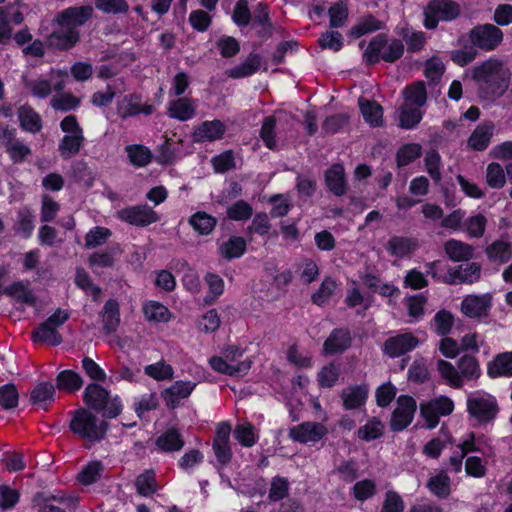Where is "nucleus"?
<instances>
[{
    "instance_id": "5fc2aeb1",
    "label": "nucleus",
    "mask_w": 512,
    "mask_h": 512,
    "mask_svg": "<svg viewBox=\"0 0 512 512\" xmlns=\"http://www.w3.org/2000/svg\"><path fill=\"white\" fill-rule=\"evenodd\" d=\"M450 442L451 437L447 433H442L424 445L423 454L429 458H438Z\"/></svg>"
},
{
    "instance_id": "473e14b6",
    "label": "nucleus",
    "mask_w": 512,
    "mask_h": 512,
    "mask_svg": "<svg viewBox=\"0 0 512 512\" xmlns=\"http://www.w3.org/2000/svg\"><path fill=\"white\" fill-rule=\"evenodd\" d=\"M444 248L448 257L456 262L467 261L474 254V248L471 245L454 239L447 241Z\"/></svg>"
},
{
    "instance_id": "0e129e2a",
    "label": "nucleus",
    "mask_w": 512,
    "mask_h": 512,
    "mask_svg": "<svg viewBox=\"0 0 512 512\" xmlns=\"http://www.w3.org/2000/svg\"><path fill=\"white\" fill-rule=\"evenodd\" d=\"M212 166L217 173H225L236 167L235 157L232 150H226L211 160Z\"/></svg>"
},
{
    "instance_id": "680f3d73",
    "label": "nucleus",
    "mask_w": 512,
    "mask_h": 512,
    "mask_svg": "<svg viewBox=\"0 0 512 512\" xmlns=\"http://www.w3.org/2000/svg\"><path fill=\"white\" fill-rule=\"evenodd\" d=\"M487 219L482 214L470 216L464 223V230L470 237L480 238L486 228Z\"/></svg>"
},
{
    "instance_id": "09e8293b",
    "label": "nucleus",
    "mask_w": 512,
    "mask_h": 512,
    "mask_svg": "<svg viewBox=\"0 0 512 512\" xmlns=\"http://www.w3.org/2000/svg\"><path fill=\"white\" fill-rule=\"evenodd\" d=\"M458 372L462 380H475L481 374L478 361L469 355L461 357L458 361Z\"/></svg>"
},
{
    "instance_id": "9b49d317",
    "label": "nucleus",
    "mask_w": 512,
    "mask_h": 512,
    "mask_svg": "<svg viewBox=\"0 0 512 512\" xmlns=\"http://www.w3.org/2000/svg\"><path fill=\"white\" fill-rule=\"evenodd\" d=\"M117 218L137 227H146L159 221V215L147 204L135 205L117 211Z\"/></svg>"
},
{
    "instance_id": "338daca9",
    "label": "nucleus",
    "mask_w": 512,
    "mask_h": 512,
    "mask_svg": "<svg viewBox=\"0 0 512 512\" xmlns=\"http://www.w3.org/2000/svg\"><path fill=\"white\" fill-rule=\"evenodd\" d=\"M80 105V99L71 93H61L51 99V106L60 111H70Z\"/></svg>"
},
{
    "instance_id": "bb28decb",
    "label": "nucleus",
    "mask_w": 512,
    "mask_h": 512,
    "mask_svg": "<svg viewBox=\"0 0 512 512\" xmlns=\"http://www.w3.org/2000/svg\"><path fill=\"white\" fill-rule=\"evenodd\" d=\"M142 311L148 322L167 323L172 318L170 310L158 301H147L143 304Z\"/></svg>"
},
{
    "instance_id": "052dcab7",
    "label": "nucleus",
    "mask_w": 512,
    "mask_h": 512,
    "mask_svg": "<svg viewBox=\"0 0 512 512\" xmlns=\"http://www.w3.org/2000/svg\"><path fill=\"white\" fill-rule=\"evenodd\" d=\"M425 169L435 183H439L442 179L441 174V157L435 150L428 151L425 155Z\"/></svg>"
},
{
    "instance_id": "37998d69",
    "label": "nucleus",
    "mask_w": 512,
    "mask_h": 512,
    "mask_svg": "<svg viewBox=\"0 0 512 512\" xmlns=\"http://www.w3.org/2000/svg\"><path fill=\"white\" fill-rule=\"evenodd\" d=\"M55 388L49 382L39 383L32 391L30 400L33 404L40 407H45L48 403L54 400Z\"/></svg>"
},
{
    "instance_id": "a19ab883",
    "label": "nucleus",
    "mask_w": 512,
    "mask_h": 512,
    "mask_svg": "<svg viewBox=\"0 0 512 512\" xmlns=\"http://www.w3.org/2000/svg\"><path fill=\"white\" fill-rule=\"evenodd\" d=\"M33 340L39 343H46L49 345H59L62 342V337L59 332L47 325L46 322L40 324L32 333Z\"/></svg>"
},
{
    "instance_id": "4c0bfd02",
    "label": "nucleus",
    "mask_w": 512,
    "mask_h": 512,
    "mask_svg": "<svg viewBox=\"0 0 512 512\" xmlns=\"http://www.w3.org/2000/svg\"><path fill=\"white\" fill-rule=\"evenodd\" d=\"M18 117L23 130L31 133H37L41 130V118L32 108L21 107L18 111Z\"/></svg>"
},
{
    "instance_id": "774afa93",
    "label": "nucleus",
    "mask_w": 512,
    "mask_h": 512,
    "mask_svg": "<svg viewBox=\"0 0 512 512\" xmlns=\"http://www.w3.org/2000/svg\"><path fill=\"white\" fill-rule=\"evenodd\" d=\"M453 321L454 319L450 312L441 310L434 316L432 327L437 334L444 336L450 332Z\"/></svg>"
},
{
    "instance_id": "423d86ee",
    "label": "nucleus",
    "mask_w": 512,
    "mask_h": 512,
    "mask_svg": "<svg viewBox=\"0 0 512 512\" xmlns=\"http://www.w3.org/2000/svg\"><path fill=\"white\" fill-rule=\"evenodd\" d=\"M404 52V45L399 39L387 40L383 35L374 37L364 52L365 60L372 64L380 60L394 62Z\"/></svg>"
},
{
    "instance_id": "412c9836",
    "label": "nucleus",
    "mask_w": 512,
    "mask_h": 512,
    "mask_svg": "<svg viewBox=\"0 0 512 512\" xmlns=\"http://www.w3.org/2000/svg\"><path fill=\"white\" fill-rule=\"evenodd\" d=\"M195 387L194 382L177 381L162 392V397L169 408H175L182 399L189 397Z\"/></svg>"
},
{
    "instance_id": "1a4fd4ad",
    "label": "nucleus",
    "mask_w": 512,
    "mask_h": 512,
    "mask_svg": "<svg viewBox=\"0 0 512 512\" xmlns=\"http://www.w3.org/2000/svg\"><path fill=\"white\" fill-rule=\"evenodd\" d=\"M68 80V73L63 70H51L49 79L38 78L26 82L29 92L38 98H46L50 95L52 88L61 91L65 88Z\"/></svg>"
},
{
    "instance_id": "e433bc0d",
    "label": "nucleus",
    "mask_w": 512,
    "mask_h": 512,
    "mask_svg": "<svg viewBox=\"0 0 512 512\" xmlns=\"http://www.w3.org/2000/svg\"><path fill=\"white\" fill-rule=\"evenodd\" d=\"M125 152L127 154L129 162L135 167H145L152 160V153L150 149L143 145H127L125 147Z\"/></svg>"
},
{
    "instance_id": "f03ea898",
    "label": "nucleus",
    "mask_w": 512,
    "mask_h": 512,
    "mask_svg": "<svg viewBox=\"0 0 512 512\" xmlns=\"http://www.w3.org/2000/svg\"><path fill=\"white\" fill-rule=\"evenodd\" d=\"M70 430L82 439L97 442L104 438L108 424L86 408L72 412Z\"/></svg>"
},
{
    "instance_id": "b1692460",
    "label": "nucleus",
    "mask_w": 512,
    "mask_h": 512,
    "mask_svg": "<svg viewBox=\"0 0 512 512\" xmlns=\"http://www.w3.org/2000/svg\"><path fill=\"white\" fill-rule=\"evenodd\" d=\"M325 183L330 192L342 196L347 191L345 170L341 164H334L325 172Z\"/></svg>"
},
{
    "instance_id": "6e6d98bb",
    "label": "nucleus",
    "mask_w": 512,
    "mask_h": 512,
    "mask_svg": "<svg viewBox=\"0 0 512 512\" xmlns=\"http://www.w3.org/2000/svg\"><path fill=\"white\" fill-rule=\"evenodd\" d=\"M204 280L209 289L205 301L212 303L223 294L225 287L224 280L215 273H207Z\"/></svg>"
},
{
    "instance_id": "2eb2a0df",
    "label": "nucleus",
    "mask_w": 512,
    "mask_h": 512,
    "mask_svg": "<svg viewBox=\"0 0 512 512\" xmlns=\"http://www.w3.org/2000/svg\"><path fill=\"white\" fill-rule=\"evenodd\" d=\"M416 402L412 397L400 396L392 413L390 426L393 431L404 430L413 420Z\"/></svg>"
},
{
    "instance_id": "f257e3e1",
    "label": "nucleus",
    "mask_w": 512,
    "mask_h": 512,
    "mask_svg": "<svg viewBox=\"0 0 512 512\" xmlns=\"http://www.w3.org/2000/svg\"><path fill=\"white\" fill-rule=\"evenodd\" d=\"M473 78L493 96H500L508 87L509 70L497 59H489L473 69Z\"/></svg>"
},
{
    "instance_id": "ddd939ff",
    "label": "nucleus",
    "mask_w": 512,
    "mask_h": 512,
    "mask_svg": "<svg viewBox=\"0 0 512 512\" xmlns=\"http://www.w3.org/2000/svg\"><path fill=\"white\" fill-rule=\"evenodd\" d=\"M0 145L5 148L14 163L24 161L31 154L30 147L16 138L14 129L0 127Z\"/></svg>"
},
{
    "instance_id": "5701e85b",
    "label": "nucleus",
    "mask_w": 512,
    "mask_h": 512,
    "mask_svg": "<svg viewBox=\"0 0 512 512\" xmlns=\"http://www.w3.org/2000/svg\"><path fill=\"white\" fill-rule=\"evenodd\" d=\"M196 102L190 98L182 97L170 101L168 104V116L179 121H188L196 114Z\"/></svg>"
},
{
    "instance_id": "c9c22d12",
    "label": "nucleus",
    "mask_w": 512,
    "mask_h": 512,
    "mask_svg": "<svg viewBox=\"0 0 512 512\" xmlns=\"http://www.w3.org/2000/svg\"><path fill=\"white\" fill-rule=\"evenodd\" d=\"M189 224L198 234L209 235L214 230L217 220L204 211H198L190 216Z\"/></svg>"
},
{
    "instance_id": "6ab92c4d",
    "label": "nucleus",
    "mask_w": 512,
    "mask_h": 512,
    "mask_svg": "<svg viewBox=\"0 0 512 512\" xmlns=\"http://www.w3.org/2000/svg\"><path fill=\"white\" fill-rule=\"evenodd\" d=\"M327 433L326 428L316 422H304L290 430V437L297 442L309 443L319 441Z\"/></svg>"
},
{
    "instance_id": "a878e982",
    "label": "nucleus",
    "mask_w": 512,
    "mask_h": 512,
    "mask_svg": "<svg viewBox=\"0 0 512 512\" xmlns=\"http://www.w3.org/2000/svg\"><path fill=\"white\" fill-rule=\"evenodd\" d=\"M340 396L345 409H357L365 404L368 396V388L366 385L350 386L345 388Z\"/></svg>"
},
{
    "instance_id": "a18cd8bd",
    "label": "nucleus",
    "mask_w": 512,
    "mask_h": 512,
    "mask_svg": "<svg viewBox=\"0 0 512 512\" xmlns=\"http://www.w3.org/2000/svg\"><path fill=\"white\" fill-rule=\"evenodd\" d=\"M427 487L435 496L446 498L450 494V478L446 472L441 471L430 477Z\"/></svg>"
},
{
    "instance_id": "7ed1b4c3",
    "label": "nucleus",
    "mask_w": 512,
    "mask_h": 512,
    "mask_svg": "<svg viewBox=\"0 0 512 512\" xmlns=\"http://www.w3.org/2000/svg\"><path fill=\"white\" fill-rule=\"evenodd\" d=\"M91 6H82L66 9L58 17L60 26L57 37L61 39L62 47L69 48L75 45L79 39L77 28L83 25L92 14Z\"/></svg>"
},
{
    "instance_id": "58836bf2",
    "label": "nucleus",
    "mask_w": 512,
    "mask_h": 512,
    "mask_svg": "<svg viewBox=\"0 0 512 512\" xmlns=\"http://www.w3.org/2000/svg\"><path fill=\"white\" fill-rule=\"evenodd\" d=\"M156 445L161 451L173 452L180 450L184 441L177 430L170 429L157 438Z\"/></svg>"
},
{
    "instance_id": "864d4df0",
    "label": "nucleus",
    "mask_w": 512,
    "mask_h": 512,
    "mask_svg": "<svg viewBox=\"0 0 512 512\" xmlns=\"http://www.w3.org/2000/svg\"><path fill=\"white\" fill-rule=\"evenodd\" d=\"M384 424L377 418L368 420L359 428L358 437L364 441H372L382 436Z\"/></svg>"
},
{
    "instance_id": "bf43d9fd",
    "label": "nucleus",
    "mask_w": 512,
    "mask_h": 512,
    "mask_svg": "<svg viewBox=\"0 0 512 512\" xmlns=\"http://www.w3.org/2000/svg\"><path fill=\"white\" fill-rule=\"evenodd\" d=\"M405 102L422 107L426 103L427 95L424 83L417 82L408 86L404 91Z\"/></svg>"
},
{
    "instance_id": "20e7f679",
    "label": "nucleus",
    "mask_w": 512,
    "mask_h": 512,
    "mask_svg": "<svg viewBox=\"0 0 512 512\" xmlns=\"http://www.w3.org/2000/svg\"><path fill=\"white\" fill-rule=\"evenodd\" d=\"M243 353V349L237 346H228L222 350L221 356L211 357L209 365L218 373L232 377H244L250 371L253 361L250 358L238 361Z\"/></svg>"
},
{
    "instance_id": "4be33fe9",
    "label": "nucleus",
    "mask_w": 512,
    "mask_h": 512,
    "mask_svg": "<svg viewBox=\"0 0 512 512\" xmlns=\"http://www.w3.org/2000/svg\"><path fill=\"white\" fill-rule=\"evenodd\" d=\"M494 130L495 126L490 121L479 124L468 138L467 146L476 151L485 150L491 142Z\"/></svg>"
},
{
    "instance_id": "cd10ccee",
    "label": "nucleus",
    "mask_w": 512,
    "mask_h": 512,
    "mask_svg": "<svg viewBox=\"0 0 512 512\" xmlns=\"http://www.w3.org/2000/svg\"><path fill=\"white\" fill-rule=\"evenodd\" d=\"M3 294L27 305H34L36 301L28 281H17L12 283L11 285L4 288Z\"/></svg>"
},
{
    "instance_id": "4d7b16f0",
    "label": "nucleus",
    "mask_w": 512,
    "mask_h": 512,
    "mask_svg": "<svg viewBox=\"0 0 512 512\" xmlns=\"http://www.w3.org/2000/svg\"><path fill=\"white\" fill-rule=\"evenodd\" d=\"M234 437L245 447L253 446L258 439L254 426L250 423L238 424L234 430Z\"/></svg>"
},
{
    "instance_id": "ea45409f",
    "label": "nucleus",
    "mask_w": 512,
    "mask_h": 512,
    "mask_svg": "<svg viewBox=\"0 0 512 512\" xmlns=\"http://www.w3.org/2000/svg\"><path fill=\"white\" fill-rule=\"evenodd\" d=\"M421 107L405 102L400 109V126L404 129L415 127L422 119Z\"/></svg>"
},
{
    "instance_id": "c85d7f7f",
    "label": "nucleus",
    "mask_w": 512,
    "mask_h": 512,
    "mask_svg": "<svg viewBox=\"0 0 512 512\" xmlns=\"http://www.w3.org/2000/svg\"><path fill=\"white\" fill-rule=\"evenodd\" d=\"M359 107L364 120L373 127L382 126L383 124V109L375 101L367 99H359Z\"/></svg>"
},
{
    "instance_id": "393cba45",
    "label": "nucleus",
    "mask_w": 512,
    "mask_h": 512,
    "mask_svg": "<svg viewBox=\"0 0 512 512\" xmlns=\"http://www.w3.org/2000/svg\"><path fill=\"white\" fill-rule=\"evenodd\" d=\"M418 243L413 238L393 236L386 243L387 252L394 257L403 258L413 253Z\"/></svg>"
},
{
    "instance_id": "69168bd1",
    "label": "nucleus",
    "mask_w": 512,
    "mask_h": 512,
    "mask_svg": "<svg viewBox=\"0 0 512 512\" xmlns=\"http://www.w3.org/2000/svg\"><path fill=\"white\" fill-rule=\"evenodd\" d=\"M111 236L108 228L96 226L92 228L85 236V246L87 248H95L106 243Z\"/></svg>"
},
{
    "instance_id": "f3484780",
    "label": "nucleus",
    "mask_w": 512,
    "mask_h": 512,
    "mask_svg": "<svg viewBox=\"0 0 512 512\" xmlns=\"http://www.w3.org/2000/svg\"><path fill=\"white\" fill-rule=\"evenodd\" d=\"M226 129L221 120H207L194 128L192 138L198 143L217 141L223 138Z\"/></svg>"
},
{
    "instance_id": "603ef678",
    "label": "nucleus",
    "mask_w": 512,
    "mask_h": 512,
    "mask_svg": "<svg viewBox=\"0 0 512 512\" xmlns=\"http://www.w3.org/2000/svg\"><path fill=\"white\" fill-rule=\"evenodd\" d=\"M437 369L441 377L444 378L451 386L460 388L463 385L461 375L450 362L439 359L437 361Z\"/></svg>"
},
{
    "instance_id": "13d9d810",
    "label": "nucleus",
    "mask_w": 512,
    "mask_h": 512,
    "mask_svg": "<svg viewBox=\"0 0 512 512\" xmlns=\"http://www.w3.org/2000/svg\"><path fill=\"white\" fill-rule=\"evenodd\" d=\"M144 372L157 381L169 380L173 377L174 373L172 366L163 361L147 365L144 368Z\"/></svg>"
},
{
    "instance_id": "0eeeda50",
    "label": "nucleus",
    "mask_w": 512,
    "mask_h": 512,
    "mask_svg": "<svg viewBox=\"0 0 512 512\" xmlns=\"http://www.w3.org/2000/svg\"><path fill=\"white\" fill-rule=\"evenodd\" d=\"M467 411L478 423H487L496 417L498 405L492 395L476 391L467 398Z\"/></svg>"
},
{
    "instance_id": "2f4dec72",
    "label": "nucleus",
    "mask_w": 512,
    "mask_h": 512,
    "mask_svg": "<svg viewBox=\"0 0 512 512\" xmlns=\"http://www.w3.org/2000/svg\"><path fill=\"white\" fill-rule=\"evenodd\" d=\"M489 376L495 377H511L512 376V352L499 354L488 365Z\"/></svg>"
},
{
    "instance_id": "3c124183",
    "label": "nucleus",
    "mask_w": 512,
    "mask_h": 512,
    "mask_svg": "<svg viewBox=\"0 0 512 512\" xmlns=\"http://www.w3.org/2000/svg\"><path fill=\"white\" fill-rule=\"evenodd\" d=\"M137 491L142 496H150L157 490L156 475L153 470L140 474L135 482Z\"/></svg>"
},
{
    "instance_id": "dca6fc26",
    "label": "nucleus",
    "mask_w": 512,
    "mask_h": 512,
    "mask_svg": "<svg viewBox=\"0 0 512 512\" xmlns=\"http://www.w3.org/2000/svg\"><path fill=\"white\" fill-rule=\"evenodd\" d=\"M492 294L467 295L461 302V312L469 318L486 317L492 307Z\"/></svg>"
},
{
    "instance_id": "f8f14e48",
    "label": "nucleus",
    "mask_w": 512,
    "mask_h": 512,
    "mask_svg": "<svg viewBox=\"0 0 512 512\" xmlns=\"http://www.w3.org/2000/svg\"><path fill=\"white\" fill-rule=\"evenodd\" d=\"M502 39V31L492 24L477 26L470 32L472 44L486 51L495 49L501 43Z\"/></svg>"
},
{
    "instance_id": "c756f323",
    "label": "nucleus",
    "mask_w": 512,
    "mask_h": 512,
    "mask_svg": "<svg viewBox=\"0 0 512 512\" xmlns=\"http://www.w3.org/2000/svg\"><path fill=\"white\" fill-rule=\"evenodd\" d=\"M261 59L256 54H250L241 64L226 71L230 78L238 79L251 76L260 67Z\"/></svg>"
},
{
    "instance_id": "7c9ffc66",
    "label": "nucleus",
    "mask_w": 512,
    "mask_h": 512,
    "mask_svg": "<svg viewBox=\"0 0 512 512\" xmlns=\"http://www.w3.org/2000/svg\"><path fill=\"white\" fill-rule=\"evenodd\" d=\"M126 90L122 78L116 79L113 83L109 84L106 91H97L93 94L91 102L98 107L107 106L113 101L116 93H121Z\"/></svg>"
},
{
    "instance_id": "c03bdc74",
    "label": "nucleus",
    "mask_w": 512,
    "mask_h": 512,
    "mask_svg": "<svg viewBox=\"0 0 512 512\" xmlns=\"http://www.w3.org/2000/svg\"><path fill=\"white\" fill-rule=\"evenodd\" d=\"M85 137H63L58 145V151L62 159L68 160L75 157L82 149Z\"/></svg>"
},
{
    "instance_id": "4468645a",
    "label": "nucleus",
    "mask_w": 512,
    "mask_h": 512,
    "mask_svg": "<svg viewBox=\"0 0 512 512\" xmlns=\"http://www.w3.org/2000/svg\"><path fill=\"white\" fill-rule=\"evenodd\" d=\"M419 344V339L410 332L397 334L385 341L383 353L390 358H396L414 350Z\"/></svg>"
},
{
    "instance_id": "79ce46f5",
    "label": "nucleus",
    "mask_w": 512,
    "mask_h": 512,
    "mask_svg": "<svg viewBox=\"0 0 512 512\" xmlns=\"http://www.w3.org/2000/svg\"><path fill=\"white\" fill-rule=\"evenodd\" d=\"M117 113L122 118L141 113V97L137 94L125 95L117 104Z\"/></svg>"
},
{
    "instance_id": "e2e57ef3",
    "label": "nucleus",
    "mask_w": 512,
    "mask_h": 512,
    "mask_svg": "<svg viewBox=\"0 0 512 512\" xmlns=\"http://www.w3.org/2000/svg\"><path fill=\"white\" fill-rule=\"evenodd\" d=\"M330 18V27H342L348 18V6L345 2L334 3L328 10Z\"/></svg>"
},
{
    "instance_id": "49530a36",
    "label": "nucleus",
    "mask_w": 512,
    "mask_h": 512,
    "mask_svg": "<svg viewBox=\"0 0 512 512\" xmlns=\"http://www.w3.org/2000/svg\"><path fill=\"white\" fill-rule=\"evenodd\" d=\"M82 384L81 376L72 370H64L57 376V387L60 390L74 392L79 390Z\"/></svg>"
},
{
    "instance_id": "6e6552de",
    "label": "nucleus",
    "mask_w": 512,
    "mask_h": 512,
    "mask_svg": "<svg viewBox=\"0 0 512 512\" xmlns=\"http://www.w3.org/2000/svg\"><path fill=\"white\" fill-rule=\"evenodd\" d=\"M459 13V5L452 0H432L424 10V26L434 29L440 21H451Z\"/></svg>"
},
{
    "instance_id": "de8ad7c7",
    "label": "nucleus",
    "mask_w": 512,
    "mask_h": 512,
    "mask_svg": "<svg viewBox=\"0 0 512 512\" xmlns=\"http://www.w3.org/2000/svg\"><path fill=\"white\" fill-rule=\"evenodd\" d=\"M246 242L242 237H231L220 246V253L226 259L238 258L244 254Z\"/></svg>"
},
{
    "instance_id": "a211bd4d",
    "label": "nucleus",
    "mask_w": 512,
    "mask_h": 512,
    "mask_svg": "<svg viewBox=\"0 0 512 512\" xmlns=\"http://www.w3.org/2000/svg\"><path fill=\"white\" fill-rule=\"evenodd\" d=\"M230 433L231 426L229 423L222 422L218 424L213 442V449L217 460L222 464L228 463L232 457Z\"/></svg>"
},
{
    "instance_id": "39448f33",
    "label": "nucleus",
    "mask_w": 512,
    "mask_h": 512,
    "mask_svg": "<svg viewBox=\"0 0 512 512\" xmlns=\"http://www.w3.org/2000/svg\"><path fill=\"white\" fill-rule=\"evenodd\" d=\"M84 401L94 410L103 411L106 418H115L122 411L119 397H111L109 392L98 384H89L85 388Z\"/></svg>"
},
{
    "instance_id": "8fccbe9b",
    "label": "nucleus",
    "mask_w": 512,
    "mask_h": 512,
    "mask_svg": "<svg viewBox=\"0 0 512 512\" xmlns=\"http://www.w3.org/2000/svg\"><path fill=\"white\" fill-rule=\"evenodd\" d=\"M422 147L417 143L406 144L399 148L396 154V162L399 167H404L421 156Z\"/></svg>"
},
{
    "instance_id": "aec40b11",
    "label": "nucleus",
    "mask_w": 512,
    "mask_h": 512,
    "mask_svg": "<svg viewBox=\"0 0 512 512\" xmlns=\"http://www.w3.org/2000/svg\"><path fill=\"white\" fill-rule=\"evenodd\" d=\"M352 338L347 329H334L323 344L325 355L341 354L351 346Z\"/></svg>"
},
{
    "instance_id": "9d476101",
    "label": "nucleus",
    "mask_w": 512,
    "mask_h": 512,
    "mask_svg": "<svg viewBox=\"0 0 512 512\" xmlns=\"http://www.w3.org/2000/svg\"><path fill=\"white\" fill-rule=\"evenodd\" d=\"M454 410L453 401L446 396H439L420 404V413L428 428H435L439 418L450 415Z\"/></svg>"
},
{
    "instance_id": "72a5a7b5",
    "label": "nucleus",
    "mask_w": 512,
    "mask_h": 512,
    "mask_svg": "<svg viewBox=\"0 0 512 512\" xmlns=\"http://www.w3.org/2000/svg\"><path fill=\"white\" fill-rule=\"evenodd\" d=\"M488 258L499 264L508 262L512 257V244L505 240H496L486 248Z\"/></svg>"
},
{
    "instance_id": "f704fd0d",
    "label": "nucleus",
    "mask_w": 512,
    "mask_h": 512,
    "mask_svg": "<svg viewBox=\"0 0 512 512\" xmlns=\"http://www.w3.org/2000/svg\"><path fill=\"white\" fill-rule=\"evenodd\" d=\"M103 329L107 334L115 332L120 323L119 305L115 300H108L102 313Z\"/></svg>"
}]
</instances>
